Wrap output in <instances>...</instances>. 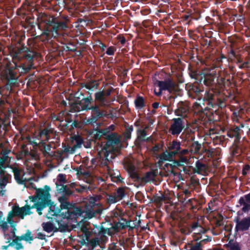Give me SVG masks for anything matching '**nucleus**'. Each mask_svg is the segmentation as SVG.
Listing matches in <instances>:
<instances>
[{
	"label": "nucleus",
	"mask_w": 250,
	"mask_h": 250,
	"mask_svg": "<svg viewBox=\"0 0 250 250\" xmlns=\"http://www.w3.org/2000/svg\"><path fill=\"white\" fill-rule=\"evenodd\" d=\"M9 51L14 65L11 66L10 62L7 63L3 71L6 80L3 87L6 90V94L13 92V88L19 85L18 79L20 76L27 74L35 68L34 62L38 54L34 49L24 45L11 46Z\"/></svg>",
	"instance_id": "nucleus-1"
},
{
	"label": "nucleus",
	"mask_w": 250,
	"mask_h": 250,
	"mask_svg": "<svg viewBox=\"0 0 250 250\" xmlns=\"http://www.w3.org/2000/svg\"><path fill=\"white\" fill-rule=\"evenodd\" d=\"M27 12L35 13L37 16L38 28L42 31L41 36L48 41L52 39H56L60 34V31L64 30L68 27V16H60L55 17L53 15L44 12H39L34 6L25 1L21 6L17 9V14L18 16H26Z\"/></svg>",
	"instance_id": "nucleus-2"
},
{
	"label": "nucleus",
	"mask_w": 250,
	"mask_h": 250,
	"mask_svg": "<svg viewBox=\"0 0 250 250\" xmlns=\"http://www.w3.org/2000/svg\"><path fill=\"white\" fill-rule=\"evenodd\" d=\"M107 105H101L99 102L93 99L92 94L88 92L86 97L84 94L77 91L74 96L73 102L70 103V111L71 112L81 111H91V115L86 120L88 125H94L101 119L106 116V110L101 107H105Z\"/></svg>",
	"instance_id": "nucleus-3"
},
{
	"label": "nucleus",
	"mask_w": 250,
	"mask_h": 250,
	"mask_svg": "<svg viewBox=\"0 0 250 250\" xmlns=\"http://www.w3.org/2000/svg\"><path fill=\"white\" fill-rule=\"evenodd\" d=\"M50 188L45 185L44 189L38 188L36 189L35 195L29 197L31 202L35 203H42L45 206L42 207V210L47 207H49L48 213L46 215L47 218H53L48 216L50 214L52 216H60L62 217V208H66L69 204L65 202V199L63 197H59L58 202L55 203L50 199L51 195L49 193ZM53 221V220H52Z\"/></svg>",
	"instance_id": "nucleus-4"
},
{
	"label": "nucleus",
	"mask_w": 250,
	"mask_h": 250,
	"mask_svg": "<svg viewBox=\"0 0 250 250\" xmlns=\"http://www.w3.org/2000/svg\"><path fill=\"white\" fill-rule=\"evenodd\" d=\"M66 182L64 175L59 174L56 183L57 190L61 194L60 197H63L66 199L65 202L69 204L66 208H62V217L67 220H75L82 215L83 211L80 207L68 201V197L73 194V192L67 186L64 185Z\"/></svg>",
	"instance_id": "nucleus-5"
},
{
	"label": "nucleus",
	"mask_w": 250,
	"mask_h": 250,
	"mask_svg": "<svg viewBox=\"0 0 250 250\" xmlns=\"http://www.w3.org/2000/svg\"><path fill=\"white\" fill-rule=\"evenodd\" d=\"M205 100L208 110L212 108L223 109L227 106L229 96L220 92L214 93L206 91L205 94Z\"/></svg>",
	"instance_id": "nucleus-6"
},
{
	"label": "nucleus",
	"mask_w": 250,
	"mask_h": 250,
	"mask_svg": "<svg viewBox=\"0 0 250 250\" xmlns=\"http://www.w3.org/2000/svg\"><path fill=\"white\" fill-rule=\"evenodd\" d=\"M44 206H45V205L42 203H35L32 206L26 204L21 208L19 207L18 206H14L12 209L16 216L19 217L23 219L25 215L31 214V212L30 211V209L34 208L36 209V211L39 215H41L42 214V208Z\"/></svg>",
	"instance_id": "nucleus-7"
},
{
	"label": "nucleus",
	"mask_w": 250,
	"mask_h": 250,
	"mask_svg": "<svg viewBox=\"0 0 250 250\" xmlns=\"http://www.w3.org/2000/svg\"><path fill=\"white\" fill-rule=\"evenodd\" d=\"M159 87V92L155 91V95L157 96L162 95L163 91H167L169 93H174L177 91L178 85L171 79L167 78L164 81L156 80L154 83Z\"/></svg>",
	"instance_id": "nucleus-8"
},
{
	"label": "nucleus",
	"mask_w": 250,
	"mask_h": 250,
	"mask_svg": "<svg viewBox=\"0 0 250 250\" xmlns=\"http://www.w3.org/2000/svg\"><path fill=\"white\" fill-rule=\"evenodd\" d=\"M193 231H195L193 234V239L198 241L202 238V234L207 233L208 229L200 225L198 221L193 222L190 227L182 229V232L185 234H189Z\"/></svg>",
	"instance_id": "nucleus-9"
},
{
	"label": "nucleus",
	"mask_w": 250,
	"mask_h": 250,
	"mask_svg": "<svg viewBox=\"0 0 250 250\" xmlns=\"http://www.w3.org/2000/svg\"><path fill=\"white\" fill-rule=\"evenodd\" d=\"M105 139L106 140L103 150L112 152L115 149V146L118 145L120 142V137L118 134L113 132L111 134H107Z\"/></svg>",
	"instance_id": "nucleus-10"
},
{
	"label": "nucleus",
	"mask_w": 250,
	"mask_h": 250,
	"mask_svg": "<svg viewBox=\"0 0 250 250\" xmlns=\"http://www.w3.org/2000/svg\"><path fill=\"white\" fill-rule=\"evenodd\" d=\"M185 127V121L183 118H173L168 130L171 135L177 137Z\"/></svg>",
	"instance_id": "nucleus-11"
},
{
	"label": "nucleus",
	"mask_w": 250,
	"mask_h": 250,
	"mask_svg": "<svg viewBox=\"0 0 250 250\" xmlns=\"http://www.w3.org/2000/svg\"><path fill=\"white\" fill-rule=\"evenodd\" d=\"M8 159V156L3 155L0 157V187L1 189L4 188L9 183V180L11 179V175L4 169V165Z\"/></svg>",
	"instance_id": "nucleus-12"
},
{
	"label": "nucleus",
	"mask_w": 250,
	"mask_h": 250,
	"mask_svg": "<svg viewBox=\"0 0 250 250\" xmlns=\"http://www.w3.org/2000/svg\"><path fill=\"white\" fill-rule=\"evenodd\" d=\"M234 222L236 223L235 231L244 232L250 228V216L244 217L241 219L238 216L235 217Z\"/></svg>",
	"instance_id": "nucleus-13"
},
{
	"label": "nucleus",
	"mask_w": 250,
	"mask_h": 250,
	"mask_svg": "<svg viewBox=\"0 0 250 250\" xmlns=\"http://www.w3.org/2000/svg\"><path fill=\"white\" fill-rule=\"evenodd\" d=\"M113 90L112 87H110L105 90H99L94 93L95 100L99 102L101 105H107V98L110 96Z\"/></svg>",
	"instance_id": "nucleus-14"
},
{
	"label": "nucleus",
	"mask_w": 250,
	"mask_h": 250,
	"mask_svg": "<svg viewBox=\"0 0 250 250\" xmlns=\"http://www.w3.org/2000/svg\"><path fill=\"white\" fill-rule=\"evenodd\" d=\"M54 132L53 128L48 126L40 129L38 135L36 136L35 138L36 140H40L39 142H48L50 139L51 134H54Z\"/></svg>",
	"instance_id": "nucleus-15"
},
{
	"label": "nucleus",
	"mask_w": 250,
	"mask_h": 250,
	"mask_svg": "<svg viewBox=\"0 0 250 250\" xmlns=\"http://www.w3.org/2000/svg\"><path fill=\"white\" fill-rule=\"evenodd\" d=\"M11 227L13 228V231L12 232V234L13 239L12 241L11 242V238L9 236L6 243H9V246L14 247L16 250H23L24 248L22 243L20 242L21 240L19 239L18 236L16 235L15 230L16 229L15 226L14 225H11Z\"/></svg>",
	"instance_id": "nucleus-16"
},
{
	"label": "nucleus",
	"mask_w": 250,
	"mask_h": 250,
	"mask_svg": "<svg viewBox=\"0 0 250 250\" xmlns=\"http://www.w3.org/2000/svg\"><path fill=\"white\" fill-rule=\"evenodd\" d=\"M203 90L200 86L196 83L189 84L188 85V93L189 97L194 99L199 97Z\"/></svg>",
	"instance_id": "nucleus-17"
},
{
	"label": "nucleus",
	"mask_w": 250,
	"mask_h": 250,
	"mask_svg": "<svg viewBox=\"0 0 250 250\" xmlns=\"http://www.w3.org/2000/svg\"><path fill=\"white\" fill-rule=\"evenodd\" d=\"M189 111V106L184 102L181 101L177 104V108L175 110L174 113L176 116L186 117Z\"/></svg>",
	"instance_id": "nucleus-18"
},
{
	"label": "nucleus",
	"mask_w": 250,
	"mask_h": 250,
	"mask_svg": "<svg viewBox=\"0 0 250 250\" xmlns=\"http://www.w3.org/2000/svg\"><path fill=\"white\" fill-rule=\"evenodd\" d=\"M215 77L213 74L210 73L202 74L199 83H202V82H203L207 86H212L215 83Z\"/></svg>",
	"instance_id": "nucleus-19"
},
{
	"label": "nucleus",
	"mask_w": 250,
	"mask_h": 250,
	"mask_svg": "<svg viewBox=\"0 0 250 250\" xmlns=\"http://www.w3.org/2000/svg\"><path fill=\"white\" fill-rule=\"evenodd\" d=\"M240 131V127L234 126L233 127H231L228 130L227 134L229 138H234V142L237 143L240 142L241 139Z\"/></svg>",
	"instance_id": "nucleus-20"
},
{
	"label": "nucleus",
	"mask_w": 250,
	"mask_h": 250,
	"mask_svg": "<svg viewBox=\"0 0 250 250\" xmlns=\"http://www.w3.org/2000/svg\"><path fill=\"white\" fill-rule=\"evenodd\" d=\"M51 147L50 143L46 144V142H40L38 148L42 152L43 156L47 158L53 157V154L50 152Z\"/></svg>",
	"instance_id": "nucleus-21"
},
{
	"label": "nucleus",
	"mask_w": 250,
	"mask_h": 250,
	"mask_svg": "<svg viewBox=\"0 0 250 250\" xmlns=\"http://www.w3.org/2000/svg\"><path fill=\"white\" fill-rule=\"evenodd\" d=\"M89 134L91 136L93 140L94 141H96L98 140H101L103 138L105 139L106 135L107 134L106 133V132L104 130V128H97L91 132Z\"/></svg>",
	"instance_id": "nucleus-22"
},
{
	"label": "nucleus",
	"mask_w": 250,
	"mask_h": 250,
	"mask_svg": "<svg viewBox=\"0 0 250 250\" xmlns=\"http://www.w3.org/2000/svg\"><path fill=\"white\" fill-rule=\"evenodd\" d=\"M130 222L131 220H127L126 219L122 218L119 221L118 223H117L116 226L121 229L128 228L129 230H132L136 228V226H130Z\"/></svg>",
	"instance_id": "nucleus-23"
},
{
	"label": "nucleus",
	"mask_w": 250,
	"mask_h": 250,
	"mask_svg": "<svg viewBox=\"0 0 250 250\" xmlns=\"http://www.w3.org/2000/svg\"><path fill=\"white\" fill-rule=\"evenodd\" d=\"M134 104L136 109L138 110L142 109L146 106L144 98L139 95H137L134 100Z\"/></svg>",
	"instance_id": "nucleus-24"
},
{
	"label": "nucleus",
	"mask_w": 250,
	"mask_h": 250,
	"mask_svg": "<svg viewBox=\"0 0 250 250\" xmlns=\"http://www.w3.org/2000/svg\"><path fill=\"white\" fill-rule=\"evenodd\" d=\"M177 155L175 152L170 151L167 153L166 152H163L160 155V162H163L165 161H173V158Z\"/></svg>",
	"instance_id": "nucleus-25"
},
{
	"label": "nucleus",
	"mask_w": 250,
	"mask_h": 250,
	"mask_svg": "<svg viewBox=\"0 0 250 250\" xmlns=\"http://www.w3.org/2000/svg\"><path fill=\"white\" fill-rule=\"evenodd\" d=\"M156 176V172L154 170H151L146 173L145 175L141 178V181L147 183L151 180H153Z\"/></svg>",
	"instance_id": "nucleus-26"
},
{
	"label": "nucleus",
	"mask_w": 250,
	"mask_h": 250,
	"mask_svg": "<svg viewBox=\"0 0 250 250\" xmlns=\"http://www.w3.org/2000/svg\"><path fill=\"white\" fill-rule=\"evenodd\" d=\"M165 200V195L161 194V195L159 196L157 194H155L150 199V202L155 203L157 206H161Z\"/></svg>",
	"instance_id": "nucleus-27"
},
{
	"label": "nucleus",
	"mask_w": 250,
	"mask_h": 250,
	"mask_svg": "<svg viewBox=\"0 0 250 250\" xmlns=\"http://www.w3.org/2000/svg\"><path fill=\"white\" fill-rule=\"evenodd\" d=\"M193 108L195 112L199 114L205 113V112L209 110L207 106H202L201 103L199 102H195L193 105Z\"/></svg>",
	"instance_id": "nucleus-28"
},
{
	"label": "nucleus",
	"mask_w": 250,
	"mask_h": 250,
	"mask_svg": "<svg viewBox=\"0 0 250 250\" xmlns=\"http://www.w3.org/2000/svg\"><path fill=\"white\" fill-rule=\"evenodd\" d=\"M238 203L239 205H237V207H239L240 206H243L241 210L242 212L245 213H248L250 210V203H247L246 201L244 200L242 197H241L238 201Z\"/></svg>",
	"instance_id": "nucleus-29"
},
{
	"label": "nucleus",
	"mask_w": 250,
	"mask_h": 250,
	"mask_svg": "<svg viewBox=\"0 0 250 250\" xmlns=\"http://www.w3.org/2000/svg\"><path fill=\"white\" fill-rule=\"evenodd\" d=\"M12 171L14 173V178L16 182L20 185H23L25 184L24 180H23L21 178V170L16 167H14L12 168Z\"/></svg>",
	"instance_id": "nucleus-30"
},
{
	"label": "nucleus",
	"mask_w": 250,
	"mask_h": 250,
	"mask_svg": "<svg viewBox=\"0 0 250 250\" xmlns=\"http://www.w3.org/2000/svg\"><path fill=\"white\" fill-rule=\"evenodd\" d=\"M137 139L141 142H147L150 140V137L146 138V132L145 129H138L137 131Z\"/></svg>",
	"instance_id": "nucleus-31"
},
{
	"label": "nucleus",
	"mask_w": 250,
	"mask_h": 250,
	"mask_svg": "<svg viewBox=\"0 0 250 250\" xmlns=\"http://www.w3.org/2000/svg\"><path fill=\"white\" fill-rule=\"evenodd\" d=\"M81 231L82 232V237L84 238L85 240H87V242L90 240V237L92 236V233H94L93 230L90 231L85 226L81 227Z\"/></svg>",
	"instance_id": "nucleus-32"
},
{
	"label": "nucleus",
	"mask_w": 250,
	"mask_h": 250,
	"mask_svg": "<svg viewBox=\"0 0 250 250\" xmlns=\"http://www.w3.org/2000/svg\"><path fill=\"white\" fill-rule=\"evenodd\" d=\"M111 153L110 158L113 159L114 158V154L111 152L104 150V159H103L101 161V165L102 166H106L107 169L109 170V167L108 166V163L110 162V160L108 159L109 155Z\"/></svg>",
	"instance_id": "nucleus-33"
},
{
	"label": "nucleus",
	"mask_w": 250,
	"mask_h": 250,
	"mask_svg": "<svg viewBox=\"0 0 250 250\" xmlns=\"http://www.w3.org/2000/svg\"><path fill=\"white\" fill-rule=\"evenodd\" d=\"M181 147V143L180 142H178L177 140H173L170 144L169 146V150H173V152H175L176 154L177 155L178 154L179 150H180Z\"/></svg>",
	"instance_id": "nucleus-34"
},
{
	"label": "nucleus",
	"mask_w": 250,
	"mask_h": 250,
	"mask_svg": "<svg viewBox=\"0 0 250 250\" xmlns=\"http://www.w3.org/2000/svg\"><path fill=\"white\" fill-rule=\"evenodd\" d=\"M18 238L21 241L24 240L26 242H29L33 240V237L32 236V232L29 229L26 231L25 233L23 234L21 236H18Z\"/></svg>",
	"instance_id": "nucleus-35"
},
{
	"label": "nucleus",
	"mask_w": 250,
	"mask_h": 250,
	"mask_svg": "<svg viewBox=\"0 0 250 250\" xmlns=\"http://www.w3.org/2000/svg\"><path fill=\"white\" fill-rule=\"evenodd\" d=\"M57 218H54L55 220V222L57 223L59 226V231L61 232L64 231L67 228V225L64 224L62 223V219H64L62 218L60 216H56Z\"/></svg>",
	"instance_id": "nucleus-36"
},
{
	"label": "nucleus",
	"mask_w": 250,
	"mask_h": 250,
	"mask_svg": "<svg viewBox=\"0 0 250 250\" xmlns=\"http://www.w3.org/2000/svg\"><path fill=\"white\" fill-rule=\"evenodd\" d=\"M233 149L232 150V154L234 156H239L242 153V149L240 148V142L237 143L233 142Z\"/></svg>",
	"instance_id": "nucleus-37"
},
{
	"label": "nucleus",
	"mask_w": 250,
	"mask_h": 250,
	"mask_svg": "<svg viewBox=\"0 0 250 250\" xmlns=\"http://www.w3.org/2000/svg\"><path fill=\"white\" fill-rule=\"evenodd\" d=\"M72 141L75 142L74 147H80L83 142V138L77 135H74L72 137Z\"/></svg>",
	"instance_id": "nucleus-38"
},
{
	"label": "nucleus",
	"mask_w": 250,
	"mask_h": 250,
	"mask_svg": "<svg viewBox=\"0 0 250 250\" xmlns=\"http://www.w3.org/2000/svg\"><path fill=\"white\" fill-rule=\"evenodd\" d=\"M201 148V145L199 143L198 141H194L191 145L189 151L191 153H198Z\"/></svg>",
	"instance_id": "nucleus-39"
},
{
	"label": "nucleus",
	"mask_w": 250,
	"mask_h": 250,
	"mask_svg": "<svg viewBox=\"0 0 250 250\" xmlns=\"http://www.w3.org/2000/svg\"><path fill=\"white\" fill-rule=\"evenodd\" d=\"M206 165L197 161L195 163V168L194 169V173H200L202 172H204L206 170Z\"/></svg>",
	"instance_id": "nucleus-40"
},
{
	"label": "nucleus",
	"mask_w": 250,
	"mask_h": 250,
	"mask_svg": "<svg viewBox=\"0 0 250 250\" xmlns=\"http://www.w3.org/2000/svg\"><path fill=\"white\" fill-rule=\"evenodd\" d=\"M98 235L101 236V237H104L105 234H108L109 235H111L110 229L105 228L103 226H101L98 228Z\"/></svg>",
	"instance_id": "nucleus-41"
},
{
	"label": "nucleus",
	"mask_w": 250,
	"mask_h": 250,
	"mask_svg": "<svg viewBox=\"0 0 250 250\" xmlns=\"http://www.w3.org/2000/svg\"><path fill=\"white\" fill-rule=\"evenodd\" d=\"M189 69V75L191 78L195 79L196 80V82L198 83L199 82V80L202 76V74L199 75L197 73L196 70H192L190 68H188Z\"/></svg>",
	"instance_id": "nucleus-42"
},
{
	"label": "nucleus",
	"mask_w": 250,
	"mask_h": 250,
	"mask_svg": "<svg viewBox=\"0 0 250 250\" xmlns=\"http://www.w3.org/2000/svg\"><path fill=\"white\" fill-rule=\"evenodd\" d=\"M53 224L50 222H44L42 224L43 230L47 232H51L53 230Z\"/></svg>",
	"instance_id": "nucleus-43"
},
{
	"label": "nucleus",
	"mask_w": 250,
	"mask_h": 250,
	"mask_svg": "<svg viewBox=\"0 0 250 250\" xmlns=\"http://www.w3.org/2000/svg\"><path fill=\"white\" fill-rule=\"evenodd\" d=\"M133 130V127L132 125L127 126L125 128V131L124 133V139L127 140L130 139L131 137V133Z\"/></svg>",
	"instance_id": "nucleus-44"
},
{
	"label": "nucleus",
	"mask_w": 250,
	"mask_h": 250,
	"mask_svg": "<svg viewBox=\"0 0 250 250\" xmlns=\"http://www.w3.org/2000/svg\"><path fill=\"white\" fill-rule=\"evenodd\" d=\"M63 2L64 3L65 8L67 9L69 11H72L76 8V4L75 1L66 0V1Z\"/></svg>",
	"instance_id": "nucleus-45"
},
{
	"label": "nucleus",
	"mask_w": 250,
	"mask_h": 250,
	"mask_svg": "<svg viewBox=\"0 0 250 250\" xmlns=\"http://www.w3.org/2000/svg\"><path fill=\"white\" fill-rule=\"evenodd\" d=\"M172 163L169 164L167 163L165 165V167H169L171 170H173L175 168L178 167H182V164H181L179 161L178 160H173L172 161Z\"/></svg>",
	"instance_id": "nucleus-46"
},
{
	"label": "nucleus",
	"mask_w": 250,
	"mask_h": 250,
	"mask_svg": "<svg viewBox=\"0 0 250 250\" xmlns=\"http://www.w3.org/2000/svg\"><path fill=\"white\" fill-rule=\"evenodd\" d=\"M226 140L224 135L215 136L213 138V142L215 144H223L224 142Z\"/></svg>",
	"instance_id": "nucleus-47"
},
{
	"label": "nucleus",
	"mask_w": 250,
	"mask_h": 250,
	"mask_svg": "<svg viewBox=\"0 0 250 250\" xmlns=\"http://www.w3.org/2000/svg\"><path fill=\"white\" fill-rule=\"evenodd\" d=\"M114 194L119 200L122 199L125 195V190L122 188H119Z\"/></svg>",
	"instance_id": "nucleus-48"
},
{
	"label": "nucleus",
	"mask_w": 250,
	"mask_h": 250,
	"mask_svg": "<svg viewBox=\"0 0 250 250\" xmlns=\"http://www.w3.org/2000/svg\"><path fill=\"white\" fill-rule=\"evenodd\" d=\"M85 87L89 90H93L94 88H97L98 86V83H96L95 81H92L89 83H86V84H84Z\"/></svg>",
	"instance_id": "nucleus-49"
},
{
	"label": "nucleus",
	"mask_w": 250,
	"mask_h": 250,
	"mask_svg": "<svg viewBox=\"0 0 250 250\" xmlns=\"http://www.w3.org/2000/svg\"><path fill=\"white\" fill-rule=\"evenodd\" d=\"M124 167H125L128 173L134 170H136V167L132 163L128 162H126L124 164Z\"/></svg>",
	"instance_id": "nucleus-50"
},
{
	"label": "nucleus",
	"mask_w": 250,
	"mask_h": 250,
	"mask_svg": "<svg viewBox=\"0 0 250 250\" xmlns=\"http://www.w3.org/2000/svg\"><path fill=\"white\" fill-rule=\"evenodd\" d=\"M128 173L129 174L130 178L134 179L135 181H140L141 180V177L136 171V170L131 171Z\"/></svg>",
	"instance_id": "nucleus-51"
},
{
	"label": "nucleus",
	"mask_w": 250,
	"mask_h": 250,
	"mask_svg": "<svg viewBox=\"0 0 250 250\" xmlns=\"http://www.w3.org/2000/svg\"><path fill=\"white\" fill-rule=\"evenodd\" d=\"M117 50L116 47L114 46H110L108 47L106 51V54L109 56H113Z\"/></svg>",
	"instance_id": "nucleus-52"
},
{
	"label": "nucleus",
	"mask_w": 250,
	"mask_h": 250,
	"mask_svg": "<svg viewBox=\"0 0 250 250\" xmlns=\"http://www.w3.org/2000/svg\"><path fill=\"white\" fill-rule=\"evenodd\" d=\"M26 140L30 145H32L34 147H38L40 145V142L37 143V142H36V140L35 139V138H34L32 140V139L30 136H28L26 137Z\"/></svg>",
	"instance_id": "nucleus-53"
},
{
	"label": "nucleus",
	"mask_w": 250,
	"mask_h": 250,
	"mask_svg": "<svg viewBox=\"0 0 250 250\" xmlns=\"http://www.w3.org/2000/svg\"><path fill=\"white\" fill-rule=\"evenodd\" d=\"M107 200H108V203L110 204L115 203L117 201H119L114 193V194L109 195Z\"/></svg>",
	"instance_id": "nucleus-54"
},
{
	"label": "nucleus",
	"mask_w": 250,
	"mask_h": 250,
	"mask_svg": "<svg viewBox=\"0 0 250 250\" xmlns=\"http://www.w3.org/2000/svg\"><path fill=\"white\" fill-rule=\"evenodd\" d=\"M27 14H31V16H26V19H25V21L29 23L31 25V26H34V22L32 21V20L34 19L33 14L36 15L35 13H30L29 12H27Z\"/></svg>",
	"instance_id": "nucleus-55"
},
{
	"label": "nucleus",
	"mask_w": 250,
	"mask_h": 250,
	"mask_svg": "<svg viewBox=\"0 0 250 250\" xmlns=\"http://www.w3.org/2000/svg\"><path fill=\"white\" fill-rule=\"evenodd\" d=\"M206 238L203 239L200 241L199 242L196 241L197 243H199L200 244V247L202 248L204 244H205L208 242L211 241V237L208 236V235H206Z\"/></svg>",
	"instance_id": "nucleus-56"
},
{
	"label": "nucleus",
	"mask_w": 250,
	"mask_h": 250,
	"mask_svg": "<svg viewBox=\"0 0 250 250\" xmlns=\"http://www.w3.org/2000/svg\"><path fill=\"white\" fill-rule=\"evenodd\" d=\"M179 156V162H180L181 164H182V168L183 170L186 172V173H187V169L186 167L184 166V163L186 162L187 160V159L186 157H184L183 156H181L180 155H178Z\"/></svg>",
	"instance_id": "nucleus-57"
},
{
	"label": "nucleus",
	"mask_w": 250,
	"mask_h": 250,
	"mask_svg": "<svg viewBox=\"0 0 250 250\" xmlns=\"http://www.w3.org/2000/svg\"><path fill=\"white\" fill-rule=\"evenodd\" d=\"M238 67L240 69H246L250 68V62L249 60H246L245 62H243L241 64L238 65Z\"/></svg>",
	"instance_id": "nucleus-58"
},
{
	"label": "nucleus",
	"mask_w": 250,
	"mask_h": 250,
	"mask_svg": "<svg viewBox=\"0 0 250 250\" xmlns=\"http://www.w3.org/2000/svg\"><path fill=\"white\" fill-rule=\"evenodd\" d=\"M9 120L10 119L8 117L5 116L4 118L0 119V123H1L2 125L4 127H7L10 125V123Z\"/></svg>",
	"instance_id": "nucleus-59"
},
{
	"label": "nucleus",
	"mask_w": 250,
	"mask_h": 250,
	"mask_svg": "<svg viewBox=\"0 0 250 250\" xmlns=\"http://www.w3.org/2000/svg\"><path fill=\"white\" fill-rule=\"evenodd\" d=\"M243 109L242 108H240L239 109H235L233 112L232 114V119L234 121L238 120V117L240 114V112Z\"/></svg>",
	"instance_id": "nucleus-60"
},
{
	"label": "nucleus",
	"mask_w": 250,
	"mask_h": 250,
	"mask_svg": "<svg viewBox=\"0 0 250 250\" xmlns=\"http://www.w3.org/2000/svg\"><path fill=\"white\" fill-rule=\"evenodd\" d=\"M15 216H16V215H15V214H14V212H13V210H12L11 211H10L8 213V216H7V222L10 224H12L13 223V218Z\"/></svg>",
	"instance_id": "nucleus-61"
},
{
	"label": "nucleus",
	"mask_w": 250,
	"mask_h": 250,
	"mask_svg": "<svg viewBox=\"0 0 250 250\" xmlns=\"http://www.w3.org/2000/svg\"><path fill=\"white\" fill-rule=\"evenodd\" d=\"M115 126L114 125H111L109 126L104 128V130L106 132V134L112 133L111 131L114 130Z\"/></svg>",
	"instance_id": "nucleus-62"
},
{
	"label": "nucleus",
	"mask_w": 250,
	"mask_h": 250,
	"mask_svg": "<svg viewBox=\"0 0 250 250\" xmlns=\"http://www.w3.org/2000/svg\"><path fill=\"white\" fill-rule=\"evenodd\" d=\"M63 50L66 52H74L76 51V48L75 46H73L72 47L68 45H65L63 46Z\"/></svg>",
	"instance_id": "nucleus-63"
},
{
	"label": "nucleus",
	"mask_w": 250,
	"mask_h": 250,
	"mask_svg": "<svg viewBox=\"0 0 250 250\" xmlns=\"http://www.w3.org/2000/svg\"><path fill=\"white\" fill-rule=\"evenodd\" d=\"M229 246L230 250H241L239 244L237 243L230 244Z\"/></svg>",
	"instance_id": "nucleus-64"
}]
</instances>
